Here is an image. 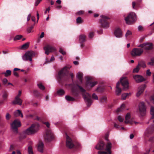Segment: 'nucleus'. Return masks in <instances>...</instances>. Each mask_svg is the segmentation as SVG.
<instances>
[{
  "label": "nucleus",
  "mask_w": 154,
  "mask_h": 154,
  "mask_svg": "<svg viewBox=\"0 0 154 154\" xmlns=\"http://www.w3.org/2000/svg\"><path fill=\"white\" fill-rule=\"evenodd\" d=\"M71 67V66H66L58 72L57 79L60 84L63 85L65 82L69 81L70 79V76L73 82L74 75L73 73H69L67 69Z\"/></svg>",
  "instance_id": "obj_1"
},
{
  "label": "nucleus",
  "mask_w": 154,
  "mask_h": 154,
  "mask_svg": "<svg viewBox=\"0 0 154 154\" xmlns=\"http://www.w3.org/2000/svg\"><path fill=\"white\" fill-rule=\"evenodd\" d=\"M39 125L38 123L32 124L30 127L28 128L21 134L20 136V139H23L26 137V135H31L35 133L38 129Z\"/></svg>",
  "instance_id": "obj_2"
},
{
  "label": "nucleus",
  "mask_w": 154,
  "mask_h": 154,
  "mask_svg": "<svg viewBox=\"0 0 154 154\" xmlns=\"http://www.w3.org/2000/svg\"><path fill=\"white\" fill-rule=\"evenodd\" d=\"M121 83L123 87V89L126 90L129 88L128 82L126 77L121 78L120 80V82H118L116 85V93L117 95L121 94L122 89L119 87L120 84Z\"/></svg>",
  "instance_id": "obj_3"
},
{
  "label": "nucleus",
  "mask_w": 154,
  "mask_h": 154,
  "mask_svg": "<svg viewBox=\"0 0 154 154\" xmlns=\"http://www.w3.org/2000/svg\"><path fill=\"white\" fill-rule=\"evenodd\" d=\"M76 86L79 88L80 92L82 93L85 100L87 102V106L88 107L90 106L92 103L91 95L89 93H86L85 90L78 84H76Z\"/></svg>",
  "instance_id": "obj_4"
},
{
  "label": "nucleus",
  "mask_w": 154,
  "mask_h": 154,
  "mask_svg": "<svg viewBox=\"0 0 154 154\" xmlns=\"http://www.w3.org/2000/svg\"><path fill=\"white\" fill-rule=\"evenodd\" d=\"M100 17V22L101 26L104 29L108 28L109 27L110 24V18L105 15H101Z\"/></svg>",
  "instance_id": "obj_5"
},
{
  "label": "nucleus",
  "mask_w": 154,
  "mask_h": 154,
  "mask_svg": "<svg viewBox=\"0 0 154 154\" xmlns=\"http://www.w3.org/2000/svg\"><path fill=\"white\" fill-rule=\"evenodd\" d=\"M65 135L66 137V144L67 147L70 149L75 148L76 149L80 147V146L79 144L77 143L76 145H75L71 138L69 137L66 132H65Z\"/></svg>",
  "instance_id": "obj_6"
},
{
  "label": "nucleus",
  "mask_w": 154,
  "mask_h": 154,
  "mask_svg": "<svg viewBox=\"0 0 154 154\" xmlns=\"http://www.w3.org/2000/svg\"><path fill=\"white\" fill-rule=\"evenodd\" d=\"M125 20L127 24L129 25L134 23L136 20V15L134 12L130 13L128 16L125 18Z\"/></svg>",
  "instance_id": "obj_7"
},
{
  "label": "nucleus",
  "mask_w": 154,
  "mask_h": 154,
  "mask_svg": "<svg viewBox=\"0 0 154 154\" xmlns=\"http://www.w3.org/2000/svg\"><path fill=\"white\" fill-rule=\"evenodd\" d=\"M35 54V53L33 51H28L25 53L23 57V59L25 60H29L32 61V58Z\"/></svg>",
  "instance_id": "obj_8"
},
{
  "label": "nucleus",
  "mask_w": 154,
  "mask_h": 154,
  "mask_svg": "<svg viewBox=\"0 0 154 154\" xmlns=\"http://www.w3.org/2000/svg\"><path fill=\"white\" fill-rule=\"evenodd\" d=\"M11 128L13 132L15 133L18 132V128L21 126L20 122L17 120H15L11 125Z\"/></svg>",
  "instance_id": "obj_9"
},
{
  "label": "nucleus",
  "mask_w": 154,
  "mask_h": 154,
  "mask_svg": "<svg viewBox=\"0 0 154 154\" xmlns=\"http://www.w3.org/2000/svg\"><path fill=\"white\" fill-rule=\"evenodd\" d=\"M45 141L46 142L51 141L53 138V135L51 131L49 129L46 130L44 136Z\"/></svg>",
  "instance_id": "obj_10"
},
{
  "label": "nucleus",
  "mask_w": 154,
  "mask_h": 154,
  "mask_svg": "<svg viewBox=\"0 0 154 154\" xmlns=\"http://www.w3.org/2000/svg\"><path fill=\"white\" fill-rule=\"evenodd\" d=\"M143 52L142 48H134L131 52V54L133 57L139 56Z\"/></svg>",
  "instance_id": "obj_11"
},
{
  "label": "nucleus",
  "mask_w": 154,
  "mask_h": 154,
  "mask_svg": "<svg viewBox=\"0 0 154 154\" xmlns=\"http://www.w3.org/2000/svg\"><path fill=\"white\" fill-rule=\"evenodd\" d=\"M112 144L111 143H108L105 149V151H99L98 154H111V149L112 148Z\"/></svg>",
  "instance_id": "obj_12"
},
{
  "label": "nucleus",
  "mask_w": 154,
  "mask_h": 154,
  "mask_svg": "<svg viewBox=\"0 0 154 154\" xmlns=\"http://www.w3.org/2000/svg\"><path fill=\"white\" fill-rule=\"evenodd\" d=\"M21 91H19L18 94L16 96L15 100L13 101L12 103L14 104L21 105L22 103V100L20 98L21 94Z\"/></svg>",
  "instance_id": "obj_13"
},
{
  "label": "nucleus",
  "mask_w": 154,
  "mask_h": 154,
  "mask_svg": "<svg viewBox=\"0 0 154 154\" xmlns=\"http://www.w3.org/2000/svg\"><path fill=\"white\" fill-rule=\"evenodd\" d=\"M85 79L86 80V86L87 88L88 86L90 87L91 88H92L97 84V82H91V78L90 77H86Z\"/></svg>",
  "instance_id": "obj_14"
},
{
  "label": "nucleus",
  "mask_w": 154,
  "mask_h": 154,
  "mask_svg": "<svg viewBox=\"0 0 154 154\" xmlns=\"http://www.w3.org/2000/svg\"><path fill=\"white\" fill-rule=\"evenodd\" d=\"M153 44L152 43H146L140 45L138 47L146 50H150L153 48Z\"/></svg>",
  "instance_id": "obj_15"
},
{
  "label": "nucleus",
  "mask_w": 154,
  "mask_h": 154,
  "mask_svg": "<svg viewBox=\"0 0 154 154\" xmlns=\"http://www.w3.org/2000/svg\"><path fill=\"white\" fill-rule=\"evenodd\" d=\"M44 50L45 51V54L48 55L50 52H52L55 51V49L53 47L49 45H47L44 47Z\"/></svg>",
  "instance_id": "obj_16"
},
{
  "label": "nucleus",
  "mask_w": 154,
  "mask_h": 154,
  "mask_svg": "<svg viewBox=\"0 0 154 154\" xmlns=\"http://www.w3.org/2000/svg\"><path fill=\"white\" fill-rule=\"evenodd\" d=\"M139 111L141 114H145L146 112V108L144 103L140 102L139 105Z\"/></svg>",
  "instance_id": "obj_17"
},
{
  "label": "nucleus",
  "mask_w": 154,
  "mask_h": 154,
  "mask_svg": "<svg viewBox=\"0 0 154 154\" xmlns=\"http://www.w3.org/2000/svg\"><path fill=\"white\" fill-rule=\"evenodd\" d=\"M133 78L137 83L141 82L145 80V79L143 76L139 75H134Z\"/></svg>",
  "instance_id": "obj_18"
},
{
  "label": "nucleus",
  "mask_w": 154,
  "mask_h": 154,
  "mask_svg": "<svg viewBox=\"0 0 154 154\" xmlns=\"http://www.w3.org/2000/svg\"><path fill=\"white\" fill-rule=\"evenodd\" d=\"M114 35L117 38H121L122 36V32L121 29L119 28L116 29L114 32Z\"/></svg>",
  "instance_id": "obj_19"
},
{
  "label": "nucleus",
  "mask_w": 154,
  "mask_h": 154,
  "mask_svg": "<svg viewBox=\"0 0 154 154\" xmlns=\"http://www.w3.org/2000/svg\"><path fill=\"white\" fill-rule=\"evenodd\" d=\"M104 146V143L103 141H100L96 146L95 148L98 150H104L105 149Z\"/></svg>",
  "instance_id": "obj_20"
},
{
  "label": "nucleus",
  "mask_w": 154,
  "mask_h": 154,
  "mask_svg": "<svg viewBox=\"0 0 154 154\" xmlns=\"http://www.w3.org/2000/svg\"><path fill=\"white\" fill-rule=\"evenodd\" d=\"M146 87V85H141L139 88L137 94V97H138L143 92Z\"/></svg>",
  "instance_id": "obj_21"
},
{
  "label": "nucleus",
  "mask_w": 154,
  "mask_h": 154,
  "mask_svg": "<svg viewBox=\"0 0 154 154\" xmlns=\"http://www.w3.org/2000/svg\"><path fill=\"white\" fill-rule=\"evenodd\" d=\"M86 36L84 35H81L79 37V41L80 43L84 42H85L86 39Z\"/></svg>",
  "instance_id": "obj_22"
},
{
  "label": "nucleus",
  "mask_w": 154,
  "mask_h": 154,
  "mask_svg": "<svg viewBox=\"0 0 154 154\" xmlns=\"http://www.w3.org/2000/svg\"><path fill=\"white\" fill-rule=\"evenodd\" d=\"M43 143L42 142H40L38 147V150L41 152H42L43 151Z\"/></svg>",
  "instance_id": "obj_23"
},
{
  "label": "nucleus",
  "mask_w": 154,
  "mask_h": 154,
  "mask_svg": "<svg viewBox=\"0 0 154 154\" xmlns=\"http://www.w3.org/2000/svg\"><path fill=\"white\" fill-rule=\"evenodd\" d=\"M14 116H20L22 118L23 117V115L20 110L18 109L15 111L14 113Z\"/></svg>",
  "instance_id": "obj_24"
},
{
  "label": "nucleus",
  "mask_w": 154,
  "mask_h": 154,
  "mask_svg": "<svg viewBox=\"0 0 154 154\" xmlns=\"http://www.w3.org/2000/svg\"><path fill=\"white\" fill-rule=\"evenodd\" d=\"M131 117L130 114L129 113H128L127 114L125 117V124H128L130 122L129 119Z\"/></svg>",
  "instance_id": "obj_25"
},
{
  "label": "nucleus",
  "mask_w": 154,
  "mask_h": 154,
  "mask_svg": "<svg viewBox=\"0 0 154 154\" xmlns=\"http://www.w3.org/2000/svg\"><path fill=\"white\" fill-rule=\"evenodd\" d=\"M77 76L80 83H82L83 76L82 73L80 72H79L77 74Z\"/></svg>",
  "instance_id": "obj_26"
},
{
  "label": "nucleus",
  "mask_w": 154,
  "mask_h": 154,
  "mask_svg": "<svg viewBox=\"0 0 154 154\" xmlns=\"http://www.w3.org/2000/svg\"><path fill=\"white\" fill-rule=\"evenodd\" d=\"M107 97L106 96H103L101 97L100 99V102L103 103H106Z\"/></svg>",
  "instance_id": "obj_27"
},
{
  "label": "nucleus",
  "mask_w": 154,
  "mask_h": 154,
  "mask_svg": "<svg viewBox=\"0 0 154 154\" xmlns=\"http://www.w3.org/2000/svg\"><path fill=\"white\" fill-rule=\"evenodd\" d=\"M8 95V93L6 91H4L3 93L2 96L3 100H5L7 99Z\"/></svg>",
  "instance_id": "obj_28"
},
{
  "label": "nucleus",
  "mask_w": 154,
  "mask_h": 154,
  "mask_svg": "<svg viewBox=\"0 0 154 154\" xmlns=\"http://www.w3.org/2000/svg\"><path fill=\"white\" fill-rule=\"evenodd\" d=\"M29 42H27L22 45L21 49H26L28 48L29 46Z\"/></svg>",
  "instance_id": "obj_29"
},
{
  "label": "nucleus",
  "mask_w": 154,
  "mask_h": 154,
  "mask_svg": "<svg viewBox=\"0 0 154 154\" xmlns=\"http://www.w3.org/2000/svg\"><path fill=\"white\" fill-rule=\"evenodd\" d=\"M66 100L68 101H74L75 100V99L69 96L66 95L65 97Z\"/></svg>",
  "instance_id": "obj_30"
},
{
  "label": "nucleus",
  "mask_w": 154,
  "mask_h": 154,
  "mask_svg": "<svg viewBox=\"0 0 154 154\" xmlns=\"http://www.w3.org/2000/svg\"><path fill=\"white\" fill-rule=\"evenodd\" d=\"M3 74H4L5 76L7 77L10 76L11 74V72L10 70H7L6 72H4L3 73Z\"/></svg>",
  "instance_id": "obj_31"
},
{
  "label": "nucleus",
  "mask_w": 154,
  "mask_h": 154,
  "mask_svg": "<svg viewBox=\"0 0 154 154\" xmlns=\"http://www.w3.org/2000/svg\"><path fill=\"white\" fill-rule=\"evenodd\" d=\"M72 95L75 97H77L79 95L78 91L77 90L74 89H72Z\"/></svg>",
  "instance_id": "obj_32"
},
{
  "label": "nucleus",
  "mask_w": 154,
  "mask_h": 154,
  "mask_svg": "<svg viewBox=\"0 0 154 154\" xmlns=\"http://www.w3.org/2000/svg\"><path fill=\"white\" fill-rule=\"evenodd\" d=\"M57 93L59 95H62L64 94L65 91L63 90L60 89L57 91Z\"/></svg>",
  "instance_id": "obj_33"
},
{
  "label": "nucleus",
  "mask_w": 154,
  "mask_h": 154,
  "mask_svg": "<svg viewBox=\"0 0 154 154\" xmlns=\"http://www.w3.org/2000/svg\"><path fill=\"white\" fill-rule=\"evenodd\" d=\"M131 94L130 93H124L122 95V99L124 100L126 99L127 97L129 95H130Z\"/></svg>",
  "instance_id": "obj_34"
},
{
  "label": "nucleus",
  "mask_w": 154,
  "mask_h": 154,
  "mask_svg": "<svg viewBox=\"0 0 154 154\" xmlns=\"http://www.w3.org/2000/svg\"><path fill=\"white\" fill-rule=\"evenodd\" d=\"M20 70V69L17 68H15L14 69L13 71V73L14 75L15 76L17 77H19V75L18 74V73L16 72V71L18 70Z\"/></svg>",
  "instance_id": "obj_35"
},
{
  "label": "nucleus",
  "mask_w": 154,
  "mask_h": 154,
  "mask_svg": "<svg viewBox=\"0 0 154 154\" xmlns=\"http://www.w3.org/2000/svg\"><path fill=\"white\" fill-rule=\"evenodd\" d=\"M33 92L34 94L36 97H40L41 96V94L37 90H34Z\"/></svg>",
  "instance_id": "obj_36"
},
{
  "label": "nucleus",
  "mask_w": 154,
  "mask_h": 154,
  "mask_svg": "<svg viewBox=\"0 0 154 154\" xmlns=\"http://www.w3.org/2000/svg\"><path fill=\"white\" fill-rule=\"evenodd\" d=\"M125 107V104H122L121 107L117 109V112H120L122 111Z\"/></svg>",
  "instance_id": "obj_37"
},
{
  "label": "nucleus",
  "mask_w": 154,
  "mask_h": 154,
  "mask_svg": "<svg viewBox=\"0 0 154 154\" xmlns=\"http://www.w3.org/2000/svg\"><path fill=\"white\" fill-rule=\"evenodd\" d=\"M150 113L152 115L151 118H154V107L152 106L151 107Z\"/></svg>",
  "instance_id": "obj_38"
},
{
  "label": "nucleus",
  "mask_w": 154,
  "mask_h": 154,
  "mask_svg": "<svg viewBox=\"0 0 154 154\" xmlns=\"http://www.w3.org/2000/svg\"><path fill=\"white\" fill-rule=\"evenodd\" d=\"M23 37V36L20 35H16L14 38V41L19 40L20 39Z\"/></svg>",
  "instance_id": "obj_39"
},
{
  "label": "nucleus",
  "mask_w": 154,
  "mask_h": 154,
  "mask_svg": "<svg viewBox=\"0 0 154 154\" xmlns=\"http://www.w3.org/2000/svg\"><path fill=\"white\" fill-rule=\"evenodd\" d=\"M83 20L81 17H79L76 19V23L78 24H81L83 23Z\"/></svg>",
  "instance_id": "obj_40"
},
{
  "label": "nucleus",
  "mask_w": 154,
  "mask_h": 154,
  "mask_svg": "<svg viewBox=\"0 0 154 154\" xmlns=\"http://www.w3.org/2000/svg\"><path fill=\"white\" fill-rule=\"evenodd\" d=\"M37 85L38 88L42 90H45V86L41 83L38 84Z\"/></svg>",
  "instance_id": "obj_41"
},
{
  "label": "nucleus",
  "mask_w": 154,
  "mask_h": 154,
  "mask_svg": "<svg viewBox=\"0 0 154 154\" xmlns=\"http://www.w3.org/2000/svg\"><path fill=\"white\" fill-rule=\"evenodd\" d=\"M35 24V23H34V24L32 25L30 27H29L27 29V31L29 32L30 33L31 32L32 30L33 29L34 26Z\"/></svg>",
  "instance_id": "obj_42"
},
{
  "label": "nucleus",
  "mask_w": 154,
  "mask_h": 154,
  "mask_svg": "<svg viewBox=\"0 0 154 154\" xmlns=\"http://www.w3.org/2000/svg\"><path fill=\"white\" fill-rule=\"evenodd\" d=\"M28 152L29 154H33L32 147L29 146L28 148Z\"/></svg>",
  "instance_id": "obj_43"
},
{
  "label": "nucleus",
  "mask_w": 154,
  "mask_h": 154,
  "mask_svg": "<svg viewBox=\"0 0 154 154\" xmlns=\"http://www.w3.org/2000/svg\"><path fill=\"white\" fill-rule=\"evenodd\" d=\"M138 65L139 66V67L141 66L143 68L145 67L146 66V65L145 63L143 62H139Z\"/></svg>",
  "instance_id": "obj_44"
},
{
  "label": "nucleus",
  "mask_w": 154,
  "mask_h": 154,
  "mask_svg": "<svg viewBox=\"0 0 154 154\" xmlns=\"http://www.w3.org/2000/svg\"><path fill=\"white\" fill-rule=\"evenodd\" d=\"M104 90V88L102 87H99L96 89V91L98 92H102Z\"/></svg>",
  "instance_id": "obj_45"
},
{
  "label": "nucleus",
  "mask_w": 154,
  "mask_h": 154,
  "mask_svg": "<svg viewBox=\"0 0 154 154\" xmlns=\"http://www.w3.org/2000/svg\"><path fill=\"white\" fill-rule=\"evenodd\" d=\"M148 64L151 66L154 65V57L151 59V61L148 62Z\"/></svg>",
  "instance_id": "obj_46"
},
{
  "label": "nucleus",
  "mask_w": 154,
  "mask_h": 154,
  "mask_svg": "<svg viewBox=\"0 0 154 154\" xmlns=\"http://www.w3.org/2000/svg\"><path fill=\"white\" fill-rule=\"evenodd\" d=\"M152 128H151L149 127L146 129V133L147 134H151L152 133Z\"/></svg>",
  "instance_id": "obj_47"
},
{
  "label": "nucleus",
  "mask_w": 154,
  "mask_h": 154,
  "mask_svg": "<svg viewBox=\"0 0 154 154\" xmlns=\"http://www.w3.org/2000/svg\"><path fill=\"white\" fill-rule=\"evenodd\" d=\"M139 69L140 67L139 66L137 65L136 68L134 69L133 72H138L139 71Z\"/></svg>",
  "instance_id": "obj_48"
},
{
  "label": "nucleus",
  "mask_w": 154,
  "mask_h": 154,
  "mask_svg": "<svg viewBox=\"0 0 154 154\" xmlns=\"http://www.w3.org/2000/svg\"><path fill=\"white\" fill-rule=\"evenodd\" d=\"M132 7L134 9H136L135 6L136 7L138 6L139 4L138 3H136L135 2H133L132 3Z\"/></svg>",
  "instance_id": "obj_49"
},
{
  "label": "nucleus",
  "mask_w": 154,
  "mask_h": 154,
  "mask_svg": "<svg viewBox=\"0 0 154 154\" xmlns=\"http://www.w3.org/2000/svg\"><path fill=\"white\" fill-rule=\"evenodd\" d=\"M132 34V32H131L129 30H128L126 34H125V37L126 38L129 35H131Z\"/></svg>",
  "instance_id": "obj_50"
},
{
  "label": "nucleus",
  "mask_w": 154,
  "mask_h": 154,
  "mask_svg": "<svg viewBox=\"0 0 154 154\" xmlns=\"http://www.w3.org/2000/svg\"><path fill=\"white\" fill-rule=\"evenodd\" d=\"M94 35V33L93 32H90L88 35V37L89 38H92Z\"/></svg>",
  "instance_id": "obj_51"
},
{
  "label": "nucleus",
  "mask_w": 154,
  "mask_h": 154,
  "mask_svg": "<svg viewBox=\"0 0 154 154\" xmlns=\"http://www.w3.org/2000/svg\"><path fill=\"white\" fill-rule=\"evenodd\" d=\"M59 52L63 55L66 54V52L64 51L61 48H60Z\"/></svg>",
  "instance_id": "obj_52"
},
{
  "label": "nucleus",
  "mask_w": 154,
  "mask_h": 154,
  "mask_svg": "<svg viewBox=\"0 0 154 154\" xmlns=\"http://www.w3.org/2000/svg\"><path fill=\"white\" fill-rule=\"evenodd\" d=\"M92 97L95 100H98V97L94 93L92 95Z\"/></svg>",
  "instance_id": "obj_53"
},
{
  "label": "nucleus",
  "mask_w": 154,
  "mask_h": 154,
  "mask_svg": "<svg viewBox=\"0 0 154 154\" xmlns=\"http://www.w3.org/2000/svg\"><path fill=\"white\" fill-rule=\"evenodd\" d=\"M118 119L120 122H123L124 120V119H123L121 116H119L118 117Z\"/></svg>",
  "instance_id": "obj_54"
},
{
  "label": "nucleus",
  "mask_w": 154,
  "mask_h": 154,
  "mask_svg": "<svg viewBox=\"0 0 154 154\" xmlns=\"http://www.w3.org/2000/svg\"><path fill=\"white\" fill-rule=\"evenodd\" d=\"M8 80L6 78H4L2 80V82L4 85H5L8 82Z\"/></svg>",
  "instance_id": "obj_55"
},
{
  "label": "nucleus",
  "mask_w": 154,
  "mask_h": 154,
  "mask_svg": "<svg viewBox=\"0 0 154 154\" xmlns=\"http://www.w3.org/2000/svg\"><path fill=\"white\" fill-rule=\"evenodd\" d=\"M11 118V116L9 113H7L6 116V118L7 120H9Z\"/></svg>",
  "instance_id": "obj_56"
},
{
  "label": "nucleus",
  "mask_w": 154,
  "mask_h": 154,
  "mask_svg": "<svg viewBox=\"0 0 154 154\" xmlns=\"http://www.w3.org/2000/svg\"><path fill=\"white\" fill-rule=\"evenodd\" d=\"M42 0H36L35 3V5L37 6Z\"/></svg>",
  "instance_id": "obj_57"
},
{
  "label": "nucleus",
  "mask_w": 154,
  "mask_h": 154,
  "mask_svg": "<svg viewBox=\"0 0 154 154\" xmlns=\"http://www.w3.org/2000/svg\"><path fill=\"white\" fill-rule=\"evenodd\" d=\"M146 75L148 76H150L151 75V72L149 69H148L146 71Z\"/></svg>",
  "instance_id": "obj_58"
},
{
  "label": "nucleus",
  "mask_w": 154,
  "mask_h": 154,
  "mask_svg": "<svg viewBox=\"0 0 154 154\" xmlns=\"http://www.w3.org/2000/svg\"><path fill=\"white\" fill-rule=\"evenodd\" d=\"M154 140V137H150L149 139V141L152 142Z\"/></svg>",
  "instance_id": "obj_59"
},
{
  "label": "nucleus",
  "mask_w": 154,
  "mask_h": 154,
  "mask_svg": "<svg viewBox=\"0 0 154 154\" xmlns=\"http://www.w3.org/2000/svg\"><path fill=\"white\" fill-rule=\"evenodd\" d=\"M84 13V11H81L78 12L77 14L79 15L83 14Z\"/></svg>",
  "instance_id": "obj_60"
},
{
  "label": "nucleus",
  "mask_w": 154,
  "mask_h": 154,
  "mask_svg": "<svg viewBox=\"0 0 154 154\" xmlns=\"http://www.w3.org/2000/svg\"><path fill=\"white\" fill-rule=\"evenodd\" d=\"M44 123L45 125H46V126H47V127L48 128L49 127L50 124L48 122H45Z\"/></svg>",
  "instance_id": "obj_61"
},
{
  "label": "nucleus",
  "mask_w": 154,
  "mask_h": 154,
  "mask_svg": "<svg viewBox=\"0 0 154 154\" xmlns=\"http://www.w3.org/2000/svg\"><path fill=\"white\" fill-rule=\"evenodd\" d=\"M114 127L116 128H119V125L115 123L114 124Z\"/></svg>",
  "instance_id": "obj_62"
},
{
  "label": "nucleus",
  "mask_w": 154,
  "mask_h": 154,
  "mask_svg": "<svg viewBox=\"0 0 154 154\" xmlns=\"http://www.w3.org/2000/svg\"><path fill=\"white\" fill-rule=\"evenodd\" d=\"M44 36V32H42L41 33V35L40 36V38H43Z\"/></svg>",
  "instance_id": "obj_63"
},
{
  "label": "nucleus",
  "mask_w": 154,
  "mask_h": 154,
  "mask_svg": "<svg viewBox=\"0 0 154 154\" xmlns=\"http://www.w3.org/2000/svg\"><path fill=\"white\" fill-rule=\"evenodd\" d=\"M143 27L142 26H138V29L139 31H140L143 29Z\"/></svg>",
  "instance_id": "obj_64"
}]
</instances>
